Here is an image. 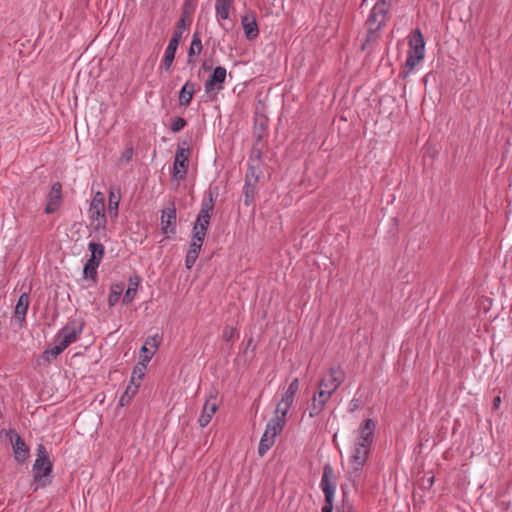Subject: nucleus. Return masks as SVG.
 Listing matches in <instances>:
<instances>
[{"mask_svg":"<svg viewBox=\"0 0 512 512\" xmlns=\"http://www.w3.org/2000/svg\"><path fill=\"white\" fill-rule=\"evenodd\" d=\"M190 5L189 0H185V6Z\"/></svg>","mask_w":512,"mask_h":512,"instance_id":"603ef678","label":"nucleus"},{"mask_svg":"<svg viewBox=\"0 0 512 512\" xmlns=\"http://www.w3.org/2000/svg\"><path fill=\"white\" fill-rule=\"evenodd\" d=\"M408 56L405 62V68L400 72L402 78H407L425 57V40L420 29H415L408 39Z\"/></svg>","mask_w":512,"mask_h":512,"instance_id":"f03ea898","label":"nucleus"},{"mask_svg":"<svg viewBox=\"0 0 512 512\" xmlns=\"http://www.w3.org/2000/svg\"><path fill=\"white\" fill-rule=\"evenodd\" d=\"M54 343L55 345L53 347H50L43 352V359L45 361H52L65 350L58 342Z\"/></svg>","mask_w":512,"mask_h":512,"instance_id":"7c9ffc66","label":"nucleus"},{"mask_svg":"<svg viewBox=\"0 0 512 512\" xmlns=\"http://www.w3.org/2000/svg\"><path fill=\"white\" fill-rule=\"evenodd\" d=\"M202 41L198 33H194L192 36L191 45L188 51L189 58H192L195 55H198L202 51Z\"/></svg>","mask_w":512,"mask_h":512,"instance_id":"c85d7f7f","label":"nucleus"},{"mask_svg":"<svg viewBox=\"0 0 512 512\" xmlns=\"http://www.w3.org/2000/svg\"><path fill=\"white\" fill-rule=\"evenodd\" d=\"M261 439H266V440H274L275 441V438L272 437L269 433H266V430L264 431Z\"/></svg>","mask_w":512,"mask_h":512,"instance_id":"49530a36","label":"nucleus"},{"mask_svg":"<svg viewBox=\"0 0 512 512\" xmlns=\"http://www.w3.org/2000/svg\"><path fill=\"white\" fill-rule=\"evenodd\" d=\"M139 388V383L130 384L127 386L124 394L120 398V404L123 406L130 401V399L136 394Z\"/></svg>","mask_w":512,"mask_h":512,"instance_id":"2f4dec72","label":"nucleus"},{"mask_svg":"<svg viewBox=\"0 0 512 512\" xmlns=\"http://www.w3.org/2000/svg\"><path fill=\"white\" fill-rule=\"evenodd\" d=\"M160 344V336L158 334L148 336L141 347V352L146 353L149 350L156 352Z\"/></svg>","mask_w":512,"mask_h":512,"instance_id":"bb28decb","label":"nucleus"},{"mask_svg":"<svg viewBox=\"0 0 512 512\" xmlns=\"http://www.w3.org/2000/svg\"><path fill=\"white\" fill-rule=\"evenodd\" d=\"M133 153H134V150H133V147L132 146H129L127 147L121 154V157H120V161L122 163H129L131 160H132V157H133Z\"/></svg>","mask_w":512,"mask_h":512,"instance_id":"58836bf2","label":"nucleus"},{"mask_svg":"<svg viewBox=\"0 0 512 512\" xmlns=\"http://www.w3.org/2000/svg\"><path fill=\"white\" fill-rule=\"evenodd\" d=\"M233 2L234 0H216L215 15L218 21L227 20L229 18Z\"/></svg>","mask_w":512,"mask_h":512,"instance_id":"4be33fe9","label":"nucleus"},{"mask_svg":"<svg viewBox=\"0 0 512 512\" xmlns=\"http://www.w3.org/2000/svg\"><path fill=\"white\" fill-rule=\"evenodd\" d=\"M187 122L183 117H174L170 123V130L174 133L181 131Z\"/></svg>","mask_w":512,"mask_h":512,"instance_id":"c9c22d12","label":"nucleus"},{"mask_svg":"<svg viewBox=\"0 0 512 512\" xmlns=\"http://www.w3.org/2000/svg\"><path fill=\"white\" fill-rule=\"evenodd\" d=\"M244 35L247 40H254L259 35V28L254 12L249 11L241 17Z\"/></svg>","mask_w":512,"mask_h":512,"instance_id":"f8f14e48","label":"nucleus"},{"mask_svg":"<svg viewBox=\"0 0 512 512\" xmlns=\"http://www.w3.org/2000/svg\"><path fill=\"white\" fill-rule=\"evenodd\" d=\"M328 398H322L319 395V392H315L312 397V402L308 406V414L310 418L317 417L325 408L326 403L328 402Z\"/></svg>","mask_w":512,"mask_h":512,"instance_id":"aec40b11","label":"nucleus"},{"mask_svg":"<svg viewBox=\"0 0 512 512\" xmlns=\"http://www.w3.org/2000/svg\"><path fill=\"white\" fill-rule=\"evenodd\" d=\"M342 512H351V511L350 510H347V511L343 510Z\"/></svg>","mask_w":512,"mask_h":512,"instance_id":"864d4df0","label":"nucleus"},{"mask_svg":"<svg viewBox=\"0 0 512 512\" xmlns=\"http://www.w3.org/2000/svg\"><path fill=\"white\" fill-rule=\"evenodd\" d=\"M217 409H218V404H217L216 397L210 396L206 400V402L203 406L202 413L198 419V423H199L200 427L204 428L210 423V421H211L213 415L215 414V412L217 411Z\"/></svg>","mask_w":512,"mask_h":512,"instance_id":"4468645a","label":"nucleus"},{"mask_svg":"<svg viewBox=\"0 0 512 512\" xmlns=\"http://www.w3.org/2000/svg\"><path fill=\"white\" fill-rule=\"evenodd\" d=\"M90 225L92 229V233L94 237L100 241V240H107V218L105 214L102 215H93L90 216Z\"/></svg>","mask_w":512,"mask_h":512,"instance_id":"ddd939ff","label":"nucleus"},{"mask_svg":"<svg viewBox=\"0 0 512 512\" xmlns=\"http://www.w3.org/2000/svg\"><path fill=\"white\" fill-rule=\"evenodd\" d=\"M28 308H29V293L23 292L19 296L18 301L15 306V310H14L15 318L19 322H23L25 320Z\"/></svg>","mask_w":512,"mask_h":512,"instance_id":"a211bd4d","label":"nucleus"},{"mask_svg":"<svg viewBox=\"0 0 512 512\" xmlns=\"http://www.w3.org/2000/svg\"><path fill=\"white\" fill-rule=\"evenodd\" d=\"M294 398H295L294 394H292V393L289 394V392L285 391L284 394L282 395L280 402L291 407L293 405Z\"/></svg>","mask_w":512,"mask_h":512,"instance_id":"37998d69","label":"nucleus"},{"mask_svg":"<svg viewBox=\"0 0 512 512\" xmlns=\"http://www.w3.org/2000/svg\"><path fill=\"white\" fill-rule=\"evenodd\" d=\"M88 249L91 253L90 258L98 259V261H101L105 252L103 244L100 242H90L88 244Z\"/></svg>","mask_w":512,"mask_h":512,"instance_id":"c756f323","label":"nucleus"},{"mask_svg":"<svg viewBox=\"0 0 512 512\" xmlns=\"http://www.w3.org/2000/svg\"><path fill=\"white\" fill-rule=\"evenodd\" d=\"M389 10L390 5L385 1H376L366 20L368 33L374 34L382 28L387 20Z\"/></svg>","mask_w":512,"mask_h":512,"instance_id":"423d86ee","label":"nucleus"},{"mask_svg":"<svg viewBox=\"0 0 512 512\" xmlns=\"http://www.w3.org/2000/svg\"><path fill=\"white\" fill-rule=\"evenodd\" d=\"M183 28H184V19H180V21L177 24V28L174 32H181V34H182Z\"/></svg>","mask_w":512,"mask_h":512,"instance_id":"a18cd8bd","label":"nucleus"},{"mask_svg":"<svg viewBox=\"0 0 512 512\" xmlns=\"http://www.w3.org/2000/svg\"><path fill=\"white\" fill-rule=\"evenodd\" d=\"M345 379V373L340 366H333L320 380L318 385L319 395L330 399Z\"/></svg>","mask_w":512,"mask_h":512,"instance_id":"20e7f679","label":"nucleus"},{"mask_svg":"<svg viewBox=\"0 0 512 512\" xmlns=\"http://www.w3.org/2000/svg\"><path fill=\"white\" fill-rule=\"evenodd\" d=\"M235 334H236V330H235L234 327L226 326L223 329L222 338H223L224 341L229 342V341H232L234 339Z\"/></svg>","mask_w":512,"mask_h":512,"instance_id":"4c0bfd02","label":"nucleus"},{"mask_svg":"<svg viewBox=\"0 0 512 512\" xmlns=\"http://www.w3.org/2000/svg\"><path fill=\"white\" fill-rule=\"evenodd\" d=\"M284 425L285 422L279 420L276 417H273L266 425V433H269L272 437L276 438V436L283 430Z\"/></svg>","mask_w":512,"mask_h":512,"instance_id":"a878e982","label":"nucleus"},{"mask_svg":"<svg viewBox=\"0 0 512 512\" xmlns=\"http://www.w3.org/2000/svg\"><path fill=\"white\" fill-rule=\"evenodd\" d=\"M197 258H198L197 254L187 251L186 258H185L186 268L191 269L194 266V264L196 263Z\"/></svg>","mask_w":512,"mask_h":512,"instance_id":"a19ab883","label":"nucleus"},{"mask_svg":"<svg viewBox=\"0 0 512 512\" xmlns=\"http://www.w3.org/2000/svg\"><path fill=\"white\" fill-rule=\"evenodd\" d=\"M204 239H205L204 236L193 234L188 252L195 253V254L199 255L202 245H203V242H204Z\"/></svg>","mask_w":512,"mask_h":512,"instance_id":"473e14b6","label":"nucleus"},{"mask_svg":"<svg viewBox=\"0 0 512 512\" xmlns=\"http://www.w3.org/2000/svg\"><path fill=\"white\" fill-rule=\"evenodd\" d=\"M62 204V186L59 182L54 183L47 195V203L45 207L46 214L56 212Z\"/></svg>","mask_w":512,"mask_h":512,"instance_id":"9d476101","label":"nucleus"},{"mask_svg":"<svg viewBox=\"0 0 512 512\" xmlns=\"http://www.w3.org/2000/svg\"><path fill=\"white\" fill-rule=\"evenodd\" d=\"M187 166L188 157L184 154V149H178L174 161V177L182 179L187 173Z\"/></svg>","mask_w":512,"mask_h":512,"instance_id":"dca6fc26","label":"nucleus"},{"mask_svg":"<svg viewBox=\"0 0 512 512\" xmlns=\"http://www.w3.org/2000/svg\"><path fill=\"white\" fill-rule=\"evenodd\" d=\"M150 354H152V356H153V355L155 354V352H154V351H151V350H149V351H148V352H146V353H143V352H142V354H141L140 358L142 359V356H149Z\"/></svg>","mask_w":512,"mask_h":512,"instance_id":"09e8293b","label":"nucleus"},{"mask_svg":"<svg viewBox=\"0 0 512 512\" xmlns=\"http://www.w3.org/2000/svg\"><path fill=\"white\" fill-rule=\"evenodd\" d=\"M83 322L76 320L68 322L55 335L54 342H58L64 349L75 342L83 331Z\"/></svg>","mask_w":512,"mask_h":512,"instance_id":"0eeeda50","label":"nucleus"},{"mask_svg":"<svg viewBox=\"0 0 512 512\" xmlns=\"http://www.w3.org/2000/svg\"><path fill=\"white\" fill-rule=\"evenodd\" d=\"M298 390H299V380H298V378H294L290 382V384H289L288 388L286 389V391L289 392V394L292 393V394L296 395Z\"/></svg>","mask_w":512,"mask_h":512,"instance_id":"c03bdc74","label":"nucleus"},{"mask_svg":"<svg viewBox=\"0 0 512 512\" xmlns=\"http://www.w3.org/2000/svg\"><path fill=\"white\" fill-rule=\"evenodd\" d=\"M500 402H501V398H500V396H497V397L494 398L493 404H494L495 407H498Z\"/></svg>","mask_w":512,"mask_h":512,"instance_id":"de8ad7c7","label":"nucleus"},{"mask_svg":"<svg viewBox=\"0 0 512 512\" xmlns=\"http://www.w3.org/2000/svg\"><path fill=\"white\" fill-rule=\"evenodd\" d=\"M213 209H214V202H213L212 195L210 194L208 199H205L202 201L199 214L211 216Z\"/></svg>","mask_w":512,"mask_h":512,"instance_id":"72a5a7b5","label":"nucleus"},{"mask_svg":"<svg viewBox=\"0 0 512 512\" xmlns=\"http://www.w3.org/2000/svg\"><path fill=\"white\" fill-rule=\"evenodd\" d=\"M140 282H141V279L139 276H137V275L130 276L128 279V287L127 288L132 289L133 291L137 292Z\"/></svg>","mask_w":512,"mask_h":512,"instance_id":"79ce46f5","label":"nucleus"},{"mask_svg":"<svg viewBox=\"0 0 512 512\" xmlns=\"http://www.w3.org/2000/svg\"><path fill=\"white\" fill-rule=\"evenodd\" d=\"M274 440L260 439L258 446V454L263 456L274 445Z\"/></svg>","mask_w":512,"mask_h":512,"instance_id":"e433bc0d","label":"nucleus"},{"mask_svg":"<svg viewBox=\"0 0 512 512\" xmlns=\"http://www.w3.org/2000/svg\"><path fill=\"white\" fill-rule=\"evenodd\" d=\"M52 468L53 464L48 457L45 446L42 444L38 445L37 457L32 468L33 480L36 483L35 490L50 483Z\"/></svg>","mask_w":512,"mask_h":512,"instance_id":"7ed1b4c3","label":"nucleus"},{"mask_svg":"<svg viewBox=\"0 0 512 512\" xmlns=\"http://www.w3.org/2000/svg\"><path fill=\"white\" fill-rule=\"evenodd\" d=\"M427 482H428L429 487L432 486L434 484V476L428 478Z\"/></svg>","mask_w":512,"mask_h":512,"instance_id":"8fccbe9b","label":"nucleus"},{"mask_svg":"<svg viewBox=\"0 0 512 512\" xmlns=\"http://www.w3.org/2000/svg\"><path fill=\"white\" fill-rule=\"evenodd\" d=\"M152 354L149 356H142V361H140L137 365L134 366L132 375H131V383H141L142 379L145 376V371L147 368V364L151 361Z\"/></svg>","mask_w":512,"mask_h":512,"instance_id":"6ab92c4d","label":"nucleus"},{"mask_svg":"<svg viewBox=\"0 0 512 512\" xmlns=\"http://www.w3.org/2000/svg\"><path fill=\"white\" fill-rule=\"evenodd\" d=\"M320 487L325 496V504L322 506L321 512H332L337 483L334 470L329 464L323 468Z\"/></svg>","mask_w":512,"mask_h":512,"instance_id":"39448f33","label":"nucleus"},{"mask_svg":"<svg viewBox=\"0 0 512 512\" xmlns=\"http://www.w3.org/2000/svg\"><path fill=\"white\" fill-rule=\"evenodd\" d=\"M190 5L189 0H185V6Z\"/></svg>","mask_w":512,"mask_h":512,"instance_id":"3c124183","label":"nucleus"},{"mask_svg":"<svg viewBox=\"0 0 512 512\" xmlns=\"http://www.w3.org/2000/svg\"><path fill=\"white\" fill-rule=\"evenodd\" d=\"M120 202V192L110 190L108 202V214L111 218H117Z\"/></svg>","mask_w":512,"mask_h":512,"instance_id":"393cba45","label":"nucleus"},{"mask_svg":"<svg viewBox=\"0 0 512 512\" xmlns=\"http://www.w3.org/2000/svg\"><path fill=\"white\" fill-rule=\"evenodd\" d=\"M105 214V198L102 192L98 191L94 194L89 207V215Z\"/></svg>","mask_w":512,"mask_h":512,"instance_id":"412c9836","label":"nucleus"},{"mask_svg":"<svg viewBox=\"0 0 512 512\" xmlns=\"http://www.w3.org/2000/svg\"><path fill=\"white\" fill-rule=\"evenodd\" d=\"M211 217L210 215H201L198 213L196 221L193 226V234L206 236L207 229L210 224Z\"/></svg>","mask_w":512,"mask_h":512,"instance_id":"5701e85b","label":"nucleus"},{"mask_svg":"<svg viewBox=\"0 0 512 512\" xmlns=\"http://www.w3.org/2000/svg\"><path fill=\"white\" fill-rule=\"evenodd\" d=\"M136 294H137L136 291H133L132 289L127 288L123 295L122 303L125 305L130 304L135 299Z\"/></svg>","mask_w":512,"mask_h":512,"instance_id":"ea45409f","label":"nucleus"},{"mask_svg":"<svg viewBox=\"0 0 512 512\" xmlns=\"http://www.w3.org/2000/svg\"><path fill=\"white\" fill-rule=\"evenodd\" d=\"M100 262L101 261H98V259L89 258L84 265V275L88 278L95 279Z\"/></svg>","mask_w":512,"mask_h":512,"instance_id":"cd10ccee","label":"nucleus"},{"mask_svg":"<svg viewBox=\"0 0 512 512\" xmlns=\"http://www.w3.org/2000/svg\"><path fill=\"white\" fill-rule=\"evenodd\" d=\"M196 91V83L187 81L179 91V105L181 107H188L193 99Z\"/></svg>","mask_w":512,"mask_h":512,"instance_id":"f3484780","label":"nucleus"},{"mask_svg":"<svg viewBox=\"0 0 512 512\" xmlns=\"http://www.w3.org/2000/svg\"><path fill=\"white\" fill-rule=\"evenodd\" d=\"M180 39H181V32H173V35L170 38L169 43L165 49L164 57H163V61H162V67L166 71L170 70V68L173 64L176 50L178 48Z\"/></svg>","mask_w":512,"mask_h":512,"instance_id":"9b49d317","label":"nucleus"},{"mask_svg":"<svg viewBox=\"0 0 512 512\" xmlns=\"http://www.w3.org/2000/svg\"><path fill=\"white\" fill-rule=\"evenodd\" d=\"M290 408H291L290 406L283 404L282 402L279 401V403L277 404L276 410H275L274 417H276L279 420H282L283 422L286 423V416H287Z\"/></svg>","mask_w":512,"mask_h":512,"instance_id":"f704fd0d","label":"nucleus"},{"mask_svg":"<svg viewBox=\"0 0 512 512\" xmlns=\"http://www.w3.org/2000/svg\"><path fill=\"white\" fill-rule=\"evenodd\" d=\"M10 434L14 459L17 463L22 464L28 457L29 448L19 434L15 433L13 430H10Z\"/></svg>","mask_w":512,"mask_h":512,"instance_id":"1a4fd4ad","label":"nucleus"},{"mask_svg":"<svg viewBox=\"0 0 512 512\" xmlns=\"http://www.w3.org/2000/svg\"><path fill=\"white\" fill-rule=\"evenodd\" d=\"M175 222H176L175 208H169V209L162 211V215H161L162 228L161 229L164 234H174L176 232Z\"/></svg>","mask_w":512,"mask_h":512,"instance_id":"2eb2a0df","label":"nucleus"},{"mask_svg":"<svg viewBox=\"0 0 512 512\" xmlns=\"http://www.w3.org/2000/svg\"><path fill=\"white\" fill-rule=\"evenodd\" d=\"M377 423L373 419H365L356 431L348 458V477L355 484L361 478L364 466L370 455L374 442Z\"/></svg>","mask_w":512,"mask_h":512,"instance_id":"f257e3e1","label":"nucleus"},{"mask_svg":"<svg viewBox=\"0 0 512 512\" xmlns=\"http://www.w3.org/2000/svg\"><path fill=\"white\" fill-rule=\"evenodd\" d=\"M227 71L225 67L217 66L212 74L209 76L204 85L205 93L214 97L219 91L223 89V83L226 79Z\"/></svg>","mask_w":512,"mask_h":512,"instance_id":"6e6552de","label":"nucleus"},{"mask_svg":"<svg viewBox=\"0 0 512 512\" xmlns=\"http://www.w3.org/2000/svg\"><path fill=\"white\" fill-rule=\"evenodd\" d=\"M124 287L125 285L123 282H116L111 285L110 292L108 295V306L110 308L114 307L117 304L121 294L124 291Z\"/></svg>","mask_w":512,"mask_h":512,"instance_id":"b1692460","label":"nucleus"}]
</instances>
